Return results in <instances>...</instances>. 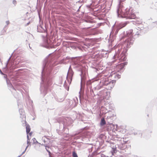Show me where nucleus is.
Returning a JSON list of instances; mask_svg holds the SVG:
<instances>
[{"instance_id":"1a4fd4ad","label":"nucleus","mask_w":157,"mask_h":157,"mask_svg":"<svg viewBox=\"0 0 157 157\" xmlns=\"http://www.w3.org/2000/svg\"><path fill=\"white\" fill-rule=\"evenodd\" d=\"M99 33V30L97 29L96 28L92 29L87 31L86 35L87 36L95 35L98 34Z\"/></svg>"},{"instance_id":"864d4df0","label":"nucleus","mask_w":157,"mask_h":157,"mask_svg":"<svg viewBox=\"0 0 157 157\" xmlns=\"http://www.w3.org/2000/svg\"><path fill=\"white\" fill-rule=\"evenodd\" d=\"M115 62V60H114L112 61V62H113V63H114Z\"/></svg>"},{"instance_id":"f704fd0d","label":"nucleus","mask_w":157,"mask_h":157,"mask_svg":"<svg viewBox=\"0 0 157 157\" xmlns=\"http://www.w3.org/2000/svg\"><path fill=\"white\" fill-rule=\"evenodd\" d=\"M13 3L15 6L17 4V1L15 0H13Z\"/></svg>"},{"instance_id":"473e14b6","label":"nucleus","mask_w":157,"mask_h":157,"mask_svg":"<svg viewBox=\"0 0 157 157\" xmlns=\"http://www.w3.org/2000/svg\"><path fill=\"white\" fill-rule=\"evenodd\" d=\"M6 82L7 84V85H8L10 83H11L10 82V80L8 79H6Z\"/></svg>"},{"instance_id":"5fc2aeb1","label":"nucleus","mask_w":157,"mask_h":157,"mask_svg":"<svg viewBox=\"0 0 157 157\" xmlns=\"http://www.w3.org/2000/svg\"><path fill=\"white\" fill-rule=\"evenodd\" d=\"M31 134H32V133H31H31H29V134H30V135H31Z\"/></svg>"},{"instance_id":"423d86ee","label":"nucleus","mask_w":157,"mask_h":157,"mask_svg":"<svg viewBox=\"0 0 157 157\" xmlns=\"http://www.w3.org/2000/svg\"><path fill=\"white\" fill-rule=\"evenodd\" d=\"M123 46H124V48L125 47H127L124 45V44H123ZM129 48H126L124 49L121 52V53L120 55V53L121 52V50L118 49L117 51L116 52L115 54L113 57V59H115L117 58L121 61H125L127 59L126 57L127 52Z\"/></svg>"},{"instance_id":"49530a36","label":"nucleus","mask_w":157,"mask_h":157,"mask_svg":"<svg viewBox=\"0 0 157 157\" xmlns=\"http://www.w3.org/2000/svg\"><path fill=\"white\" fill-rule=\"evenodd\" d=\"M29 23H30V22H28V23H27L26 24V26L28 25H29Z\"/></svg>"},{"instance_id":"412c9836","label":"nucleus","mask_w":157,"mask_h":157,"mask_svg":"<svg viewBox=\"0 0 157 157\" xmlns=\"http://www.w3.org/2000/svg\"><path fill=\"white\" fill-rule=\"evenodd\" d=\"M99 152H98V151H94L92 154L91 155V156L92 157H93L94 156H95L97 155H99V154L98 153Z\"/></svg>"},{"instance_id":"393cba45","label":"nucleus","mask_w":157,"mask_h":157,"mask_svg":"<svg viewBox=\"0 0 157 157\" xmlns=\"http://www.w3.org/2000/svg\"><path fill=\"white\" fill-rule=\"evenodd\" d=\"M115 146V148H112V152L113 155V153H115L117 151L116 149L117 147V145H116Z\"/></svg>"},{"instance_id":"f257e3e1","label":"nucleus","mask_w":157,"mask_h":157,"mask_svg":"<svg viewBox=\"0 0 157 157\" xmlns=\"http://www.w3.org/2000/svg\"><path fill=\"white\" fill-rule=\"evenodd\" d=\"M63 58L56 63L54 56L46 57L44 62L41 75V82L40 83L41 93L44 96L47 94L49 87L52 84V72L53 67L58 64H65Z\"/></svg>"},{"instance_id":"4468645a","label":"nucleus","mask_w":157,"mask_h":157,"mask_svg":"<svg viewBox=\"0 0 157 157\" xmlns=\"http://www.w3.org/2000/svg\"><path fill=\"white\" fill-rule=\"evenodd\" d=\"M74 74V72H73L72 69L70 66L68 72L67 76L69 77L71 81L72 80V77Z\"/></svg>"},{"instance_id":"c85d7f7f","label":"nucleus","mask_w":157,"mask_h":157,"mask_svg":"<svg viewBox=\"0 0 157 157\" xmlns=\"http://www.w3.org/2000/svg\"><path fill=\"white\" fill-rule=\"evenodd\" d=\"M11 56H10V58L6 62V65H5V68H7V64H8V62L10 59V58H11Z\"/></svg>"},{"instance_id":"8fccbe9b","label":"nucleus","mask_w":157,"mask_h":157,"mask_svg":"<svg viewBox=\"0 0 157 157\" xmlns=\"http://www.w3.org/2000/svg\"><path fill=\"white\" fill-rule=\"evenodd\" d=\"M98 80V79H97V78L95 79V80H95V81L96 80Z\"/></svg>"},{"instance_id":"f8f14e48","label":"nucleus","mask_w":157,"mask_h":157,"mask_svg":"<svg viewBox=\"0 0 157 157\" xmlns=\"http://www.w3.org/2000/svg\"><path fill=\"white\" fill-rule=\"evenodd\" d=\"M128 62H124L122 63L119 64L118 65H116L115 66L117 68L119 69L118 71H123V69L125 66L127 64Z\"/></svg>"},{"instance_id":"a19ab883","label":"nucleus","mask_w":157,"mask_h":157,"mask_svg":"<svg viewBox=\"0 0 157 157\" xmlns=\"http://www.w3.org/2000/svg\"><path fill=\"white\" fill-rule=\"evenodd\" d=\"M47 152H48L49 156H51V153L50 151L49 150V151H47Z\"/></svg>"},{"instance_id":"4c0bfd02","label":"nucleus","mask_w":157,"mask_h":157,"mask_svg":"<svg viewBox=\"0 0 157 157\" xmlns=\"http://www.w3.org/2000/svg\"><path fill=\"white\" fill-rule=\"evenodd\" d=\"M6 26H7V25L10 24V22L9 21H6Z\"/></svg>"},{"instance_id":"aec40b11","label":"nucleus","mask_w":157,"mask_h":157,"mask_svg":"<svg viewBox=\"0 0 157 157\" xmlns=\"http://www.w3.org/2000/svg\"><path fill=\"white\" fill-rule=\"evenodd\" d=\"M106 123L104 118H102L101 119L100 124L101 126H103L106 124Z\"/></svg>"},{"instance_id":"ddd939ff","label":"nucleus","mask_w":157,"mask_h":157,"mask_svg":"<svg viewBox=\"0 0 157 157\" xmlns=\"http://www.w3.org/2000/svg\"><path fill=\"white\" fill-rule=\"evenodd\" d=\"M73 47L76 50H79L81 51H85V48L84 46L81 45L80 44H76L73 46Z\"/></svg>"},{"instance_id":"5701e85b","label":"nucleus","mask_w":157,"mask_h":157,"mask_svg":"<svg viewBox=\"0 0 157 157\" xmlns=\"http://www.w3.org/2000/svg\"><path fill=\"white\" fill-rule=\"evenodd\" d=\"M82 135L83 136H85L88 135V132L86 131L84 129H83L82 131Z\"/></svg>"},{"instance_id":"c9c22d12","label":"nucleus","mask_w":157,"mask_h":157,"mask_svg":"<svg viewBox=\"0 0 157 157\" xmlns=\"http://www.w3.org/2000/svg\"><path fill=\"white\" fill-rule=\"evenodd\" d=\"M28 146H29V145H28L26 146V148H25V151H23V152L22 153V154H21V155H22L23 154L25 153V151H26V150L27 149V147H28Z\"/></svg>"},{"instance_id":"a18cd8bd","label":"nucleus","mask_w":157,"mask_h":157,"mask_svg":"<svg viewBox=\"0 0 157 157\" xmlns=\"http://www.w3.org/2000/svg\"><path fill=\"white\" fill-rule=\"evenodd\" d=\"M115 157H124V156L122 155H118L117 156H116Z\"/></svg>"},{"instance_id":"6ab92c4d","label":"nucleus","mask_w":157,"mask_h":157,"mask_svg":"<svg viewBox=\"0 0 157 157\" xmlns=\"http://www.w3.org/2000/svg\"><path fill=\"white\" fill-rule=\"evenodd\" d=\"M93 82V81L92 82L91 80H89L87 82L86 85L88 88H89L90 89V88H92L91 85Z\"/></svg>"},{"instance_id":"f3484780","label":"nucleus","mask_w":157,"mask_h":157,"mask_svg":"<svg viewBox=\"0 0 157 157\" xmlns=\"http://www.w3.org/2000/svg\"><path fill=\"white\" fill-rule=\"evenodd\" d=\"M25 122V125L26 126V132L27 134H28L30 131V126L28 124H27L25 121H24Z\"/></svg>"},{"instance_id":"7ed1b4c3","label":"nucleus","mask_w":157,"mask_h":157,"mask_svg":"<svg viewBox=\"0 0 157 157\" xmlns=\"http://www.w3.org/2000/svg\"><path fill=\"white\" fill-rule=\"evenodd\" d=\"M139 29L135 28L133 30L131 29L127 31L126 32H124L123 34L121 35L122 39H124V45L127 48H129L132 45L135 40L133 37V35H138L140 33L139 32Z\"/></svg>"},{"instance_id":"a211bd4d","label":"nucleus","mask_w":157,"mask_h":157,"mask_svg":"<svg viewBox=\"0 0 157 157\" xmlns=\"http://www.w3.org/2000/svg\"><path fill=\"white\" fill-rule=\"evenodd\" d=\"M19 112L20 113V115H21V117H25V112H24V110L23 109H19Z\"/></svg>"},{"instance_id":"2f4dec72","label":"nucleus","mask_w":157,"mask_h":157,"mask_svg":"<svg viewBox=\"0 0 157 157\" xmlns=\"http://www.w3.org/2000/svg\"><path fill=\"white\" fill-rule=\"evenodd\" d=\"M138 135L139 136H142V133L140 131H137Z\"/></svg>"},{"instance_id":"ea45409f","label":"nucleus","mask_w":157,"mask_h":157,"mask_svg":"<svg viewBox=\"0 0 157 157\" xmlns=\"http://www.w3.org/2000/svg\"><path fill=\"white\" fill-rule=\"evenodd\" d=\"M4 75V77L6 79H7V76L6 75L4 74L3 75Z\"/></svg>"},{"instance_id":"20e7f679","label":"nucleus","mask_w":157,"mask_h":157,"mask_svg":"<svg viewBox=\"0 0 157 157\" xmlns=\"http://www.w3.org/2000/svg\"><path fill=\"white\" fill-rule=\"evenodd\" d=\"M116 82V80H113L112 81H109V79L106 77L101 78L100 82V84L98 85L94 88V90H99L103 87V86H107L109 85L110 86V88H113Z\"/></svg>"},{"instance_id":"2eb2a0df","label":"nucleus","mask_w":157,"mask_h":157,"mask_svg":"<svg viewBox=\"0 0 157 157\" xmlns=\"http://www.w3.org/2000/svg\"><path fill=\"white\" fill-rule=\"evenodd\" d=\"M37 31L38 32L40 33H45L46 32V30L40 25H37Z\"/></svg>"},{"instance_id":"dca6fc26","label":"nucleus","mask_w":157,"mask_h":157,"mask_svg":"<svg viewBox=\"0 0 157 157\" xmlns=\"http://www.w3.org/2000/svg\"><path fill=\"white\" fill-rule=\"evenodd\" d=\"M117 147H118L119 149L121 150H124L126 147V145L125 144H122L121 143L117 144Z\"/></svg>"},{"instance_id":"3c124183","label":"nucleus","mask_w":157,"mask_h":157,"mask_svg":"<svg viewBox=\"0 0 157 157\" xmlns=\"http://www.w3.org/2000/svg\"><path fill=\"white\" fill-rule=\"evenodd\" d=\"M89 22L90 23H91L92 22V21H89Z\"/></svg>"},{"instance_id":"9d476101","label":"nucleus","mask_w":157,"mask_h":157,"mask_svg":"<svg viewBox=\"0 0 157 157\" xmlns=\"http://www.w3.org/2000/svg\"><path fill=\"white\" fill-rule=\"evenodd\" d=\"M61 121L59 123L62 124L63 125V127L64 128L65 126L68 125L70 124L69 121L70 120V118L69 117H62L61 118Z\"/></svg>"},{"instance_id":"bb28decb","label":"nucleus","mask_w":157,"mask_h":157,"mask_svg":"<svg viewBox=\"0 0 157 157\" xmlns=\"http://www.w3.org/2000/svg\"><path fill=\"white\" fill-rule=\"evenodd\" d=\"M63 86L65 88L66 90L68 91L69 89V87L65 83H64L63 85Z\"/></svg>"},{"instance_id":"79ce46f5","label":"nucleus","mask_w":157,"mask_h":157,"mask_svg":"<svg viewBox=\"0 0 157 157\" xmlns=\"http://www.w3.org/2000/svg\"><path fill=\"white\" fill-rule=\"evenodd\" d=\"M90 92L91 93H94L93 90L92 89H91V88H90Z\"/></svg>"},{"instance_id":"7c9ffc66","label":"nucleus","mask_w":157,"mask_h":157,"mask_svg":"<svg viewBox=\"0 0 157 157\" xmlns=\"http://www.w3.org/2000/svg\"><path fill=\"white\" fill-rule=\"evenodd\" d=\"M29 102L30 103V105H31L32 106H33V101L31 100V99H29Z\"/></svg>"},{"instance_id":"6e6552de","label":"nucleus","mask_w":157,"mask_h":157,"mask_svg":"<svg viewBox=\"0 0 157 157\" xmlns=\"http://www.w3.org/2000/svg\"><path fill=\"white\" fill-rule=\"evenodd\" d=\"M128 23V22L127 21L121 22L118 24L116 27L115 34H117L120 29L125 27Z\"/></svg>"},{"instance_id":"b1692460","label":"nucleus","mask_w":157,"mask_h":157,"mask_svg":"<svg viewBox=\"0 0 157 157\" xmlns=\"http://www.w3.org/2000/svg\"><path fill=\"white\" fill-rule=\"evenodd\" d=\"M10 88V90H11V89H12L13 90H16V89L13 87V86L12 85V84L10 83L8 85H7Z\"/></svg>"},{"instance_id":"c03bdc74","label":"nucleus","mask_w":157,"mask_h":157,"mask_svg":"<svg viewBox=\"0 0 157 157\" xmlns=\"http://www.w3.org/2000/svg\"><path fill=\"white\" fill-rule=\"evenodd\" d=\"M42 140L43 141L44 143H45L47 142L43 138H42Z\"/></svg>"},{"instance_id":"cd10ccee","label":"nucleus","mask_w":157,"mask_h":157,"mask_svg":"<svg viewBox=\"0 0 157 157\" xmlns=\"http://www.w3.org/2000/svg\"><path fill=\"white\" fill-rule=\"evenodd\" d=\"M98 153L99 154V155L101 157H108V156L105 155L104 154L101 153L100 152H99Z\"/></svg>"},{"instance_id":"de8ad7c7","label":"nucleus","mask_w":157,"mask_h":157,"mask_svg":"<svg viewBox=\"0 0 157 157\" xmlns=\"http://www.w3.org/2000/svg\"><path fill=\"white\" fill-rule=\"evenodd\" d=\"M44 137H46V138L47 139V140H48V138L46 137H47V136H45Z\"/></svg>"},{"instance_id":"58836bf2","label":"nucleus","mask_w":157,"mask_h":157,"mask_svg":"<svg viewBox=\"0 0 157 157\" xmlns=\"http://www.w3.org/2000/svg\"><path fill=\"white\" fill-rule=\"evenodd\" d=\"M33 140L34 143H35V141H36V143H38V142L36 141V139L35 138H33Z\"/></svg>"},{"instance_id":"a878e982","label":"nucleus","mask_w":157,"mask_h":157,"mask_svg":"<svg viewBox=\"0 0 157 157\" xmlns=\"http://www.w3.org/2000/svg\"><path fill=\"white\" fill-rule=\"evenodd\" d=\"M72 157H78L77 153L75 151H74L72 153Z\"/></svg>"},{"instance_id":"4be33fe9","label":"nucleus","mask_w":157,"mask_h":157,"mask_svg":"<svg viewBox=\"0 0 157 157\" xmlns=\"http://www.w3.org/2000/svg\"><path fill=\"white\" fill-rule=\"evenodd\" d=\"M6 27V25L4 28H3V29L1 31V35H4L5 34V33H6V29H5V28Z\"/></svg>"},{"instance_id":"37998d69","label":"nucleus","mask_w":157,"mask_h":157,"mask_svg":"<svg viewBox=\"0 0 157 157\" xmlns=\"http://www.w3.org/2000/svg\"><path fill=\"white\" fill-rule=\"evenodd\" d=\"M133 134L134 135H138V132H137V131L136 132H134V133H133Z\"/></svg>"},{"instance_id":"72a5a7b5","label":"nucleus","mask_w":157,"mask_h":157,"mask_svg":"<svg viewBox=\"0 0 157 157\" xmlns=\"http://www.w3.org/2000/svg\"><path fill=\"white\" fill-rule=\"evenodd\" d=\"M44 146L45 147V149H46L47 151H49V150L48 149V148H49V146H46V144H44Z\"/></svg>"},{"instance_id":"39448f33","label":"nucleus","mask_w":157,"mask_h":157,"mask_svg":"<svg viewBox=\"0 0 157 157\" xmlns=\"http://www.w3.org/2000/svg\"><path fill=\"white\" fill-rule=\"evenodd\" d=\"M81 74L80 75L81 77V87L80 91L79 92V98L81 101L82 100L85 99L86 100V96H84L83 94V91L82 90L83 89L84 84L85 83V79L86 78V73L85 71H84L83 70H81Z\"/></svg>"},{"instance_id":"09e8293b","label":"nucleus","mask_w":157,"mask_h":157,"mask_svg":"<svg viewBox=\"0 0 157 157\" xmlns=\"http://www.w3.org/2000/svg\"><path fill=\"white\" fill-rule=\"evenodd\" d=\"M105 54L106 55H107V56H108V54H107V52L105 53Z\"/></svg>"},{"instance_id":"f03ea898","label":"nucleus","mask_w":157,"mask_h":157,"mask_svg":"<svg viewBox=\"0 0 157 157\" xmlns=\"http://www.w3.org/2000/svg\"><path fill=\"white\" fill-rule=\"evenodd\" d=\"M125 0H119V3L117 7V13L118 17L125 18L126 19H134L136 16L130 7L126 8L123 2Z\"/></svg>"},{"instance_id":"603ef678","label":"nucleus","mask_w":157,"mask_h":157,"mask_svg":"<svg viewBox=\"0 0 157 157\" xmlns=\"http://www.w3.org/2000/svg\"><path fill=\"white\" fill-rule=\"evenodd\" d=\"M49 157H53V156H52L51 155V156H49Z\"/></svg>"},{"instance_id":"0eeeda50","label":"nucleus","mask_w":157,"mask_h":157,"mask_svg":"<svg viewBox=\"0 0 157 157\" xmlns=\"http://www.w3.org/2000/svg\"><path fill=\"white\" fill-rule=\"evenodd\" d=\"M44 44H41L42 47L47 48H52L54 47L53 44V42L52 41L50 37L46 35V37H44L43 38Z\"/></svg>"},{"instance_id":"e433bc0d","label":"nucleus","mask_w":157,"mask_h":157,"mask_svg":"<svg viewBox=\"0 0 157 157\" xmlns=\"http://www.w3.org/2000/svg\"><path fill=\"white\" fill-rule=\"evenodd\" d=\"M115 76H117L118 79L119 78H120V77H121L120 75H114V77H115Z\"/></svg>"},{"instance_id":"c756f323","label":"nucleus","mask_w":157,"mask_h":157,"mask_svg":"<svg viewBox=\"0 0 157 157\" xmlns=\"http://www.w3.org/2000/svg\"><path fill=\"white\" fill-rule=\"evenodd\" d=\"M27 144L29 145V144H30V139H29V136L28 135L27 136Z\"/></svg>"},{"instance_id":"9b49d317","label":"nucleus","mask_w":157,"mask_h":157,"mask_svg":"<svg viewBox=\"0 0 157 157\" xmlns=\"http://www.w3.org/2000/svg\"><path fill=\"white\" fill-rule=\"evenodd\" d=\"M135 22L136 24L139 25L138 27V29H139V30L140 31V33H145L146 30L145 29H146V28L144 27L143 24L141 23L140 21L136 20Z\"/></svg>"}]
</instances>
